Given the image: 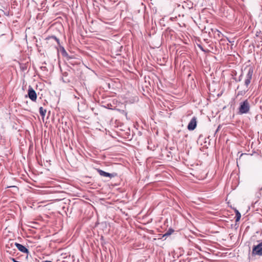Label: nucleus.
Listing matches in <instances>:
<instances>
[{
    "mask_svg": "<svg viewBox=\"0 0 262 262\" xmlns=\"http://www.w3.org/2000/svg\"><path fill=\"white\" fill-rule=\"evenodd\" d=\"M250 110V104L249 101L246 99L239 103L238 114L243 115L248 114Z\"/></svg>",
    "mask_w": 262,
    "mask_h": 262,
    "instance_id": "f257e3e1",
    "label": "nucleus"
},
{
    "mask_svg": "<svg viewBox=\"0 0 262 262\" xmlns=\"http://www.w3.org/2000/svg\"><path fill=\"white\" fill-rule=\"evenodd\" d=\"M253 73V70L252 68H250L248 70V73L246 76V79L245 80V85L246 86L247 89H248V86L251 82V80L252 78Z\"/></svg>",
    "mask_w": 262,
    "mask_h": 262,
    "instance_id": "f03ea898",
    "label": "nucleus"
},
{
    "mask_svg": "<svg viewBox=\"0 0 262 262\" xmlns=\"http://www.w3.org/2000/svg\"><path fill=\"white\" fill-rule=\"evenodd\" d=\"M252 253L253 255L262 256V242L253 247Z\"/></svg>",
    "mask_w": 262,
    "mask_h": 262,
    "instance_id": "7ed1b4c3",
    "label": "nucleus"
},
{
    "mask_svg": "<svg viewBox=\"0 0 262 262\" xmlns=\"http://www.w3.org/2000/svg\"><path fill=\"white\" fill-rule=\"evenodd\" d=\"M29 98L33 101H35L37 99V95L36 92L33 90V89L29 86L28 89V93Z\"/></svg>",
    "mask_w": 262,
    "mask_h": 262,
    "instance_id": "20e7f679",
    "label": "nucleus"
},
{
    "mask_svg": "<svg viewBox=\"0 0 262 262\" xmlns=\"http://www.w3.org/2000/svg\"><path fill=\"white\" fill-rule=\"evenodd\" d=\"M196 126V118L195 117H193L188 123L187 126V128L189 130H194Z\"/></svg>",
    "mask_w": 262,
    "mask_h": 262,
    "instance_id": "39448f33",
    "label": "nucleus"
},
{
    "mask_svg": "<svg viewBox=\"0 0 262 262\" xmlns=\"http://www.w3.org/2000/svg\"><path fill=\"white\" fill-rule=\"evenodd\" d=\"M15 245L20 252L24 253H28L29 250L28 249L24 246L20 244L15 243Z\"/></svg>",
    "mask_w": 262,
    "mask_h": 262,
    "instance_id": "423d86ee",
    "label": "nucleus"
},
{
    "mask_svg": "<svg viewBox=\"0 0 262 262\" xmlns=\"http://www.w3.org/2000/svg\"><path fill=\"white\" fill-rule=\"evenodd\" d=\"M97 171L98 173L101 176L104 177H110L111 178L114 177V174L113 173H110L107 172H105L101 169H97Z\"/></svg>",
    "mask_w": 262,
    "mask_h": 262,
    "instance_id": "0eeeda50",
    "label": "nucleus"
},
{
    "mask_svg": "<svg viewBox=\"0 0 262 262\" xmlns=\"http://www.w3.org/2000/svg\"><path fill=\"white\" fill-rule=\"evenodd\" d=\"M62 55L63 56L66 57V59L70 63L72 64H74V62L73 61V60L74 58L73 57V56L69 55L65 51H64L62 52Z\"/></svg>",
    "mask_w": 262,
    "mask_h": 262,
    "instance_id": "6e6552de",
    "label": "nucleus"
},
{
    "mask_svg": "<svg viewBox=\"0 0 262 262\" xmlns=\"http://www.w3.org/2000/svg\"><path fill=\"white\" fill-rule=\"evenodd\" d=\"M39 111L40 116L42 117V118H44L47 112L46 110L44 109L42 107H40Z\"/></svg>",
    "mask_w": 262,
    "mask_h": 262,
    "instance_id": "1a4fd4ad",
    "label": "nucleus"
},
{
    "mask_svg": "<svg viewBox=\"0 0 262 262\" xmlns=\"http://www.w3.org/2000/svg\"><path fill=\"white\" fill-rule=\"evenodd\" d=\"M241 217L240 212L237 210H235V221L238 222Z\"/></svg>",
    "mask_w": 262,
    "mask_h": 262,
    "instance_id": "9d476101",
    "label": "nucleus"
},
{
    "mask_svg": "<svg viewBox=\"0 0 262 262\" xmlns=\"http://www.w3.org/2000/svg\"><path fill=\"white\" fill-rule=\"evenodd\" d=\"M248 90V89H244V90L239 91L237 93V96L245 95Z\"/></svg>",
    "mask_w": 262,
    "mask_h": 262,
    "instance_id": "9b49d317",
    "label": "nucleus"
},
{
    "mask_svg": "<svg viewBox=\"0 0 262 262\" xmlns=\"http://www.w3.org/2000/svg\"><path fill=\"white\" fill-rule=\"evenodd\" d=\"M173 231V230H172V229H170L163 235V236L165 237V236L170 235Z\"/></svg>",
    "mask_w": 262,
    "mask_h": 262,
    "instance_id": "f8f14e48",
    "label": "nucleus"
},
{
    "mask_svg": "<svg viewBox=\"0 0 262 262\" xmlns=\"http://www.w3.org/2000/svg\"><path fill=\"white\" fill-rule=\"evenodd\" d=\"M52 38H54L55 40H56L57 41V42H59V39L56 38V37L55 36H52Z\"/></svg>",
    "mask_w": 262,
    "mask_h": 262,
    "instance_id": "ddd939ff",
    "label": "nucleus"
},
{
    "mask_svg": "<svg viewBox=\"0 0 262 262\" xmlns=\"http://www.w3.org/2000/svg\"><path fill=\"white\" fill-rule=\"evenodd\" d=\"M242 75H241L239 77V81H241L242 79Z\"/></svg>",
    "mask_w": 262,
    "mask_h": 262,
    "instance_id": "4468645a",
    "label": "nucleus"
},
{
    "mask_svg": "<svg viewBox=\"0 0 262 262\" xmlns=\"http://www.w3.org/2000/svg\"><path fill=\"white\" fill-rule=\"evenodd\" d=\"M44 262H52V261H50V260H46V261H45Z\"/></svg>",
    "mask_w": 262,
    "mask_h": 262,
    "instance_id": "2eb2a0df",
    "label": "nucleus"
},
{
    "mask_svg": "<svg viewBox=\"0 0 262 262\" xmlns=\"http://www.w3.org/2000/svg\"><path fill=\"white\" fill-rule=\"evenodd\" d=\"M11 187V186H9V187ZM12 187H15V188H17V187H16V186H12Z\"/></svg>",
    "mask_w": 262,
    "mask_h": 262,
    "instance_id": "dca6fc26",
    "label": "nucleus"
},
{
    "mask_svg": "<svg viewBox=\"0 0 262 262\" xmlns=\"http://www.w3.org/2000/svg\"><path fill=\"white\" fill-rule=\"evenodd\" d=\"M219 127H218V128L217 129L216 132L219 130Z\"/></svg>",
    "mask_w": 262,
    "mask_h": 262,
    "instance_id": "f3484780",
    "label": "nucleus"
},
{
    "mask_svg": "<svg viewBox=\"0 0 262 262\" xmlns=\"http://www.w3.org/2000/svg\"><path fill=\"white\" fill-rule=\"evenodd\" d=\"M260 190H262V187L260 188Z\"/></svg>",
    "mask_w": 262,
    "mask_h": 262,
    "instance_id": "a211bd4d",
    "label": "nucleus"
}]
</instances>
